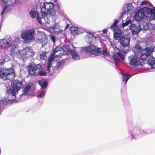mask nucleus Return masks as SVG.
Returning a JSON list of instances; mask_svg holds the SVG:
<instances>
[{"mask_svg":"<svg viewBox=\"0 0 155 155\" xmlns=\"http://www.w3.org/2000/svg\"><path fill=\"white\" fill-rule=\"evenodd\" d=\"M15 76L14 70L12 68L1 69L0 78L3 80L8 81L5 83L7 88L6 98L0 100V107H3L4 106L15 101L14 99L16 97V93L23 87L21 82L17 80H14L11 82V80L14 79Z\"/></svg>","mask_w":155,"mask_h":155,"instance_id":"1","label":"nucleus"},{"mask_svg":"<svg viewBox=\"0 0 155 155\" xmlns=\"http://www.w3.org/2000/svg\"><path fill=\"white\" fill-rule=\"evenodd\" d=\"M53 5L50 2H45L43 3L41 9V15L38 14L37 21L40 24L45 22L48 23L50 21V18L55 21L58 18V15H63L64 12L60 10L58 3H55Z\"/></svg>","mask_w":155,"mask_h":155,"instance_id":"2","label":"nucleus"},{"mask_svg":"<svg viewBox=\"0 0 155 155\" xmlns=\"http://www.w3.org/2000/svg\"><path fill=\"white\" fill-rule=\"evenodd\" d=\"M155 49V46L147 47L143 50L138 45H136L133 48L135 54L128 57V61L130 65L136 69H140L142 67L143 61L146 59Z\"/></svg>","mask_w":155,"mask_h":155,"instance_id":"3","label":"nucleus"},{"mask_svg":"<svg viewBox=\"0 0 155 155\" xmlns=\"http://www.w3.org/2000/svg\"><path fill=\"white\" fill-rule=\"evenodd\" d=\"M118 22V20L114 21L113 24L110 26L109 28L114 32V39L119 40L123 47L120 50L121 52L124 53H127L129 49V46L130 38L129 36L122 35V31L117 25Z\"/></svg>","mask_w":155,"mask_h":155,"instance_id":"4","label":"nucleus"},{"mask_svg":"<svg viewBox=\"0 0 155 155\" xmlns=\"http://www.w3.org/2000/svg\"><path fill=\"white\" fill-rule=\"evenodd\" d=\"M68 48L69 45L66 44L64 45L63 48L58 47L54 49L53 54H51L48 58L47 70L49 72L52 73L53 72V68L51 67V65L54 57H59L64 55H66L67 54Z\"/></svg>","mask_w":155,"mask_h":155,"instance_id":"5","label":"nucleus"},{"mask_svg":"<svg viewBox=\"0 0 155 155\" xmlns=\"http://www.w3.org/2000/svg\"><path fill=\"white\" fill-rule=\"evenodd\" d=\"M154 9H150L147 7H144L138 10L135 13L134 17L137 21H141L144 19L147 18L150 20H152L150 16H153L154 14L153 10Z\"/></svg>","mask_w":155,"mask_h":155,"instance_id":"6","label":"nucleus"},{"mask_svg":"<svg viewBox=\"0 0 155 155\" xmlns=\"http://www.w3.org/2000/svg\"><path fill=\"white\" fill-rule=\"evenodd\" d=\"M20 41L19 38L15 39L12 41L10 37H5L4 39L0 41V47L9 49L11 51H13L15 49L16 45Z\"/></svg>","mask_w":155,"mask_h":155,"instance_id":"7","label":"nucleus"},{"mask_svg":"<svg viewBox=\"0 0 155 155\" xmlns=\"http://www.w3.org/2000/svg\"><path fill=\"white\" fill-rule=\"evenodd\" d=\"M133 18L131 17H128L127 18L126 21L123 22L122 24V26L124 28L126 26L128 25L129 24H131L129 29L131 30L133 35H137L139 33L141 30V28L140 23L137 22L135 24L133 23Z\"/></svg>","mask_w":155,"mask_h":155,"instance_id":"8","label":"nucleus"},{"mask_svg":"<svg viewBox=\"0 0 155 155\" xmlns=\"http://www.w3.org/2000/svg\"><path fill=\"white\" fill-rule=\"evenodd\" d=\"M35 29L34 28H27L21 32V38L24 40L25 43H28L35 39Z\"/></svg>","mask_w":155,"mask_h":155,"instance_id":"9","label":"nucleus"},{"mask_svg":"<svg viewBox=\"0 0 155 155\" xmlns=\"http://www.w3.org/2000/svg\"><path fill=\"white\" fill-rule=\"evenodd\" d=\"M28 71L30 74L35 76H45L46 74V71L40 64L30 65L28 67Z\"/></svg>","mask_w":155,"mask_h":155,"instance_id":"10","label":"nucleus"},{"mask_svg":"<svg viewBox=\"0 0 155 155\" xmlns=\"http://www.w3.org/2000/svg\"><path fill=\"white\" fill-rule=\"evenodd\" d=\"M81 51L85 53L88 52L96 56L100 54L101 53L100 49L94 44H91L88 46L83 47Z\"/></svg>","mask_w":155,"mask_h":155,"instance_id":"11","label":"nucleus"},{"mask_svg":"<svg viewBox=\"0 0 155 155\" xmlns=\"http://www.w3.org/2000/svg\"><path fill=\"white\" fill-rule=\"evenodd\" d=\"M33 53L30 47H27L22 50L18 52V54L20 56L19 57L24 59L32 56Z\"/></svg>","mask_w":155,"mask_h":155,"instance_id":"12","label":"nucleus"},{"mask_svg":"<svg viewBox=\"0 0 155 155\" xmlns=\"http://www.w3.org/2000/svg\"><path fill=\"white\" fill-rule=\"evenodd\" d=\"M99 37L95 33L91 34L90 33L87 34L85 37V40L87 43H91L95 41Z\"/></svg>","mask_w":155,"mask_h":155,"instance_id":"13","label":"nucleus"},{"mask_svg":"<svg viewBox=\"0 0 155 155\" xmlns=\"http://www.w3.org/2000/svg\"><path fill=\"white\" fill-rule=\"evenodd\" d=\"M72 46L69 45V48L68 49L67 54H71V55L72 58L74 60H77L80 59V56L77 52V50L76 48L74 49L71 48Z\"/></svg>","mask_w":155,"mask_h":155,"instance_id":"14","label":"nucleus"},{"mask_svg":"<svg viewBox=\"0 0 155 155\" xmlns=\"http://www.w3.org/2000/svg\"><path fill=\"white\" fill-rule=\"evenodd\" d=\"M147 64L153 69H155V58L152 56H150L147 59Z\"/></svg>","mask_w":155,"mask_h":155,"instance_id":"15","label":"nucleus"},{"mask_svg":"<svg viewBox=\"0 0 155 155\" xmlns=\"http://www.w3.org/2000/svg\"><path fill=\"white\" fill-rule=\"evenodd\" d=\"M113 57L114 61L116 63L118 62L119 61V58H120L123 60H124V55L122 54L119 52H117V54H114Z\"/></svg>","mask_w":155,"mask_h":155,"instance_id":"16","label":"nucleus"},{"mask_svg":"<svg viewBox=\"0 0 155 155\" xmlns=\"http://www.w3.org/2000/svg\"><path fill=\"white\" fill-rule=\"evenodd\" d=\"M133 8V6L131 3H129L125 5L123 7L122 10V13L124 14H127L128 12L131 10Z\"/></svg>","mask_w":155,"mask_h":155,"instance_id":"17","label":"nucleus"},{"mask_svg":"<svg viewBox=\"0 0 155 155\" xmlns=\"http://www.w3.org/2000/svg\"><path fill=\"white\" fill-rule=\"evenodd\" d=\"M121 74L122 75V80L124 85L127 84V82L129 78L131 77V75L128 74L127 73H124L121 72Z\"/></svg>","mask_w":155,"mask_h":155,"instance_id":"18","label":"nucleus"},{"mask_svg":"<svg viewBox=\"0 0 155 155\" xmlns=\"http://www.w3.org/2000/svg\"><path fill=\"white\" fill-rule=\"evenodd\" d=\"M51 28L56 34H59L61 32L62 30L59 28V26L58 24L55 23L54 25L51 26Z\"/></svg>","mask_w":155,"mask_h":155,"instance_id":"19","label":"nucleus"},{"mask_svg":"<svg viewBox=\"0 0 155 155\" xmlns=\"http://www.w3.org/2000/svg\"><path fill=\"white\" fill-rule=\"evenodd\" d=\"M2 2V3L4 6V7L3 9L2 10L1 13V15L2 17L1 18L2 21L3 17V15L5 13V10L8 8V1H5L4 0H0Z\"/></svg>","mask_w":155,"mask_h":155,"instance_id":"20","label":"nucleus"},{"mask_svg":"<svg viewBox=\"0 0 155 155\" xmlns=\"http://www.w3.org/2000/svg\"><path fill=\"white\" fill-rule=\"evenodd\" d=\"M31 88V87L29 85H26L23 89L22 90L23 94L22 95H27L28 93L30 91Z\"/></svg>","mask_w":155,"mask_h":155,"instance_id":"21","label":"nucleus"},{"mask_svg":"<svg viewBox=\"0 0 155 155\" xmlns=\"http://www.w3.org/2000/svg\"><path fill=\"white\" fill-rule=\"evenodd\" d=\"M38 83L42 88H46L48 83L46 81L44 80H41L38 81Z\"/></svg>","mask_w":155,"mask_h":155,"instance_id":"22","label":"nucleus"},{"mask_svg":"<svg viewBox=\"0 0 155 155\" xmlns=\"http://www.w3.org/2000/svg\"><path fill=\"white\" fill-rule=\"evenodd\" d=\"M65 61L64 60L58 61L57 63L56 66L59 69L63 67Z\"/></svg>","mask_w":155,"mask_h":155,"instance_id":"23","label":"nucleus"},{"mask_svg":"<svg viewBox=\"0 0 155 155\" xmlns=\"http://www.w3.org/2000/svg\"><path fill=\"white\" fill-rule=\"evenodd\" d=\"M38 14H40L41 15V12L40 13H37V12L35 11L31 10L29 12V14L31 17L33 18H35L36 16V15ZM38 15H37V16Z\"/></svg>","mask_w":155,"mask_h":155,"instance_id":"24","label":"nucleus"},{"mask_svg":"<svg viewBox=\"0 0 155 155\" xmlns=\"http://www.w3.org/2000/svg\"><path fill=\"white\" fill-rule=\"evenodd\" d=\"M78 27L75 26H72L70 30L71 33L73 35L78 34L77 29Z\"/></svg>","mask_w":155,"mask_h":155,"instance_id":"25","label":"nucleus"},{"mask_svg":"<svg viewBox=\"0 0 155 155\" xmlns=\"http://www.w3.org/2000/svg\"><path fill=\"white\" fill-rule=\"evenodd\" d=\"M46 53L45 51H41L40 53V58L43 60L46 59L47 57L46 56Z\"/></svg>","mask_w":155,"mask_h":155,"instance_id":"26","label":"nucleus"},{"mask_svg":"<svg viewBox=\"0 0 155 155\" xmlns=\"http://www.w3.org/2000/svg\"><path fill=\"white\" fill-rule=\"evenodd\" d=\"M39 34L41 36V39L45 41L44 44H46L47 43V42L46 41V36L45 33L43 32L40 31L39 32Z\"/></svg>","mask_w":155,"mask_h":155,"instance_id":"27","label":"nucleus"},{"mask_svg":"<svg viewBox=\"0 0 155 155\" xmlns=\"http://www.w3.org/2000/svg\"><path fill=\"white\" fill-rule=\"evenodd\" d=\"M143 29L145 30H147L149 28V26L148 24L146 22L143 23Z\"/></svg>","mask_w":155,"mask_h":155,"instance_id":"28","label":"nucleus"},{"mask_svg":"<svg viewBox=\"0 0 155 155\" xmlns=\"http://www.w3.org/2000/svg\"><path fill=\"white\" fill-rule=\"evenodd\" d=\"M102 53L104 56H108L110 54V53L107 50L104 49L103 50Z\"/></svg>","mask_w":155,"mask_h":155,"instance_id":"29","label":"nucleus"},{"mask_svg":"<svg viewBox=\"0 0 155 155\" xmlns=\"http://www.w3.org/2000/svg\"><path fill=\"white\" fill-rule=\"evenodd\" d=\"M46 93L45 91H43L41 92L39 95L37 96V97H44Z\"/></svg>","mask_w":155,"mask_h":155,"instance_id":"30","label":"nucleus"},{"mask_svg":"<svg viewBox=\"0 0 155 155\" xmlns=\"http://www.w3.org/2000/svg\"><path fill=\"white\" fill-rule=\"evenodd\" d=\"M77 32H78V34L79 33H81L84 32V28H80V27H78V29H77Z\"/></svg>","mask_w":155,"mask_h":155,"instance_id":"31","label":"nucleus"},{"mask_svg":"<svg viewBox=\"0 0 155 155\" xmlns=\"http://www.w3.org/2000/svg\"><path fill=\"white\" fill-rule=\"evenodd\" d=\"M153 13H154L153 15V16H151L150 17V18L152 20H155V9H154L153 10Z\"/></svg>","mask_w":155,"mask_h":155,"instance_id":"32","label":"nucleus"},{"mask_svg":"<svg viewBox=\"0 0 155 155\" xmlns=\"http://www.w3.org/2000/svg\"><path fill=\"white\" fill-rule=\"evenodd\" d=\"M51 39L54 43H55V38L53 36H51Z\"/></svg>","mask_w":155,"mask_h":155,"instance_id":"33","label":"nucleus"},{"mask_svg":"<svg viewBox=\"0 0 155 155\" xmlns=\"http://www.w3.org/2000/svg\"><path fill=\"white\" fill-rule=\"evenodd\" d=\"M147 2V1L146 0L143 1L141 2V5H144Z\"/></svg>","mask_w":155,"mask_h":155,"instance_id":"34","label":"nucleus"},{"mask_svg":"<svg viewBox=\"0 0 155 155\" xmlns=\"http://www.w3.org/2000/svg\"><path fill=\"white\" fill-rule=\"evenodd\" d=\"M103 32H104V33H106L107 32V29H104L103 30Z\"/></svg>","mask_w":155,"mask_h":155,"instance_id":"35","label":"nucleus"},{"mask_svg":"<svg viewBox=\"0 0 155 155\" xmlns=\"http://www.w3.org/2000/svg\"><path fill=\"white\" fill-rule=\"evenodd\" d=\"M9 60V58H7V59H5V61L6 62V61H8Z\"/></svg>","mask_w":155,"mask_h":155,"instance_id":"36","label":"nucleus"},{"mask_svg":"<svg viewBox=\"0 0 155 155\" xmlns=\"http://www.w3.org/2000/svg\"><path fill=\"white\" fill-rule=\"evenodd\" d=\"M147 22H148V20H147Z\"/></svg>","mask_w":155,"mask_h":155,"instance_id":"37","label":"nucleus"}]
</instances>
